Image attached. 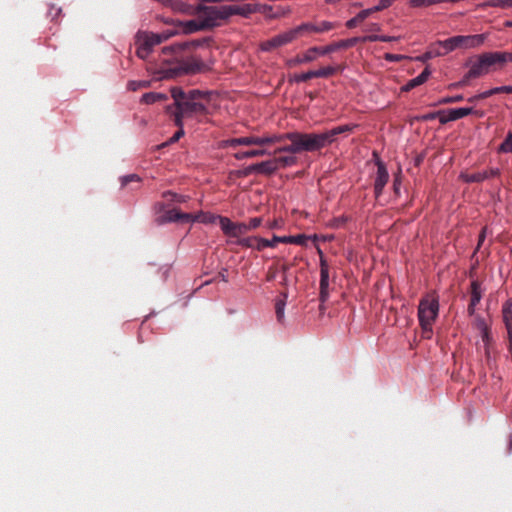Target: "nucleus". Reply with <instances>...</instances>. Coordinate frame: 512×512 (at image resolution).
Here are the masks:
<instances>
[{"label":"nucleus","instance_id":"f257e3e1","mask_svg":"<svg viewBox=\"0 0 512 512\" xmlns=\"http://www.w3.org/2000/svg\"><path fill=\"white\" fill-rule=\"evenodd\" d=\"M195 42H183L166 46L162 49L164 55H172V60L163 61L165 64L160 68L162 78H176L184 74H194L204 68L203 62L196 56L184 57L183 52L190 47H195Z\"/></svg>","mask_w":512,"mask_h":512},{"label":"nucleus","instance_id":"f03ea898","mask_svg":"<svg viewBox=\"0 0 512 512\" xmlns=\"http://www.w3.org/2000/svg\"><path fill=\"white\" fill-rule=\"evenodd\" d=\"M194 99L195 98H174V103L167 106V113L179 129L169 141L163 143L160 147L175 143L184 135L183 122L185 119L196 118L210 113L209 107L206 104L195 102Z\"/></svg>","mask_w":512,"mask_h":512},{"label":"nucleus","instance_id":"7ed1b4c3","mask_svg":"<svg viewBox=\"0 0 512 512\" xmlns=\"http://www.w3.org/2000/svg\"><path fill=\"white\" fill-rule=\"evenodd\" d=\"M507 62H512V52H484L477 56V59L472 63L463 78L456 83L450 84V87L465 86L470 79L478 78L491 71L501 69Z\"/></svg>","mask_w":512,"mask_h":512},{"label":"nucleus","instance_id":"20e7f679","mask_svg":"<svg viewBox=\"0 0 512 512\" xmlns=\"http://www.w3.org/2000/svg\"><path fill=\"white\" fill-rule=\"evenodd\" d=\"M270 138H278L275 141V144H282L286 140L290 141V144L281 146L275 151V153L289 152L291 154H297L304 151H316L310 133L289 132L284 134H270Z\"/></svg>","mask_w":512,"mask_h":512},{"label":"nucleus","instance_id":"39448f33","mask_svg":"<svg viewBox=\"0 0 512 512\" xmlns=\"http://www.w3.org/2000/svg\"><path fill=\"white\" fill-rule=\"evenodd\" d=\"M439 313V300L434 296L422 298L418 305V320L422 328L423 335L429 339L433 333V323Z\"/></svg>","mask_w":512,"mask_h":512},{"label":"nucleus","instance_id":"423d86ee","mask_svg":"<svg viewBox=\"0 0 512 512\" xmlns=\"http://www.w3.org/2000/svg\"><path fill=\"white\" fill-rule=\"evenodd\" d=\"M487 38L486 33L475 35H456L443 41H437L435 44L444 49V53L448 54L458 48L470 49L481 46Z\"/></svg>","mask_w":512,"mask_h":512},{"label":"nucleus","instance_id":"0eeeda50","mask_svg":"<svg viewBox=\"0 0 512 512\" xmlns=\"http://www.w3.org/2000/svg\"><path fill=\"white\" fill-rule=\"evenodd\" d=\"M197 13L205 29L218 26L222 20L229 18L228 5L200 6Z\"/></svg>","mask_w":512,"mask_h":512},{"label":"nucleus","instance_id":"6e6552de","mask_svg":"<svg viewBox=\"0 0 512 512\" xmlns=\"http://www.w3.org/2000/svg\"><path fill=\"white\" fill-rule=\"evenodd\" d=\"M357 127L356 124H345L334 127L330 130H327L323 133H310L311 139L313 141L315 150L318 151L330 144H332L337 136L342 134H349Z\"/></svg>","mask_w":512,"mask_h":512},{"label":"nucleus","instance_id":"1a4fd4ad","mask_svg":"<svg viewBox=\"0 0 512 512\" xmlns=\"http://www.w3.org/2000/svg\"><path fill=\"white\" fill-rule=\"evenodd\" d=\"M339 24L337 22H331L326 20H315L312 22L302 23L301 25L293 28L295 38L312 35V34H324L337 28Z\"/></svg>","mask_w":512,"mask_h":512},{"label":"nucleus","instance_id":"9d476101","mask_svg":"<svg viewBox=\"0 0 512 512\" xmlns=\"http://www.w3.org/2000/svg\"><path fill=\"white\" fill-rule=\"evenodd\" d=\"M219 224L223 233L230 237L238 240L242 235L248 232L246 223L244 222H233L227 217H220Z\"/></svg>","mask_w":512,"mask_h":512},{"label":"nucleus","instance_id":"9b49d317","mask_svg":"<svg viewBox=\"0 0 512 512\" xmlns=\"http://www.w3.org/2000/svg\"><path fill=\"white\" fill-rule=\"evenodd\" d=\"M469 114H476L478 116H482V113H479L478 111L474 110L472 106L441 109V124H446L450 121H456Z\"/></svg>","mask_w":512,"mask_h":512},{"label":"nucleus","instance_id":"f8f14e48","mask_svg":"<svg viewBox=\"0 0 512 512\" xmlns=\"http://www.w3.org/2000/svg\"><path fill=\"white\" fill-rule=\"evenodd\" d=\"M295 39V35L293 33V30L291 29L282 34H278L266 41L261 42L260 48L262 51L271 52L276 48H279L292 42Z\"/></svg>","mask_w":512,"mask_h":512},{"label":"nucleus","instance_id":"ddd939ff","mask_svg":"<svg viewBox=\"0 0 512 512\" xmlns=\"http://www.w3.org/2000/svg\"><path fill=\"white\" fill-rule=\"evenodd\" d=\"M341 70L340 66H326L316 70H310L297 76L298 81H307L312 78H328Z\"/></svg>","mask_w":512,"mask_h":512},{"label":"nucleus","instance_id":"4468645a","mask_svg":"<svg viewBox=\"0 0 512 512\" xmlns=\"http://www.w3.org/2000/svg\"><path fill=\"white\" fill-rule=\"evenodd\" d=\"M328 287H329V269H328V266L325 263V261L321 260V264H320V295H319V299L321 302V305H320L321 311L324 310L323 304L327 301V299L329 297Z\"/></svg>","mask_w":512,"mask_h":512},{"label":"nucleus","instance_id":"2eb2a0df","mask_svg":"<svg viewBox=\"0 0 512 512\" xmlns=\"http://www.w3.org/2000/svg\"><path fill=\"white\" fill-rule=\"evenodd\" d=\"M162 220L164 222H182V223H189L192 220V214L190 213H184L180 210L173 208L167 210L162 215Z\"/></svg>","mask_w":512,"mask_h":512},{"label":"nucleus","instance_id":"dca6fc26","mask_svg":"<svg viewBox=\"0 0 512 512\" xmlns=\"http://www.w3.org/2000/svg\"><path fill=\"white\" fill-rule=\"evenodd\" d=\"M278 138H270L269 135L265 136H246V137H240V143L245 146L250 145H258V146H265V145H272L275 144V141Z\"/></svg>","mask_w":512,"mask_h":512},{"label":"nucleus","instance_id":"f3484780","mask_svg":"<svg viewBox=\"0 0 512 512\" xmlns=\"http://www.w3.org/2000/svg\"><path fill=\"white\" fill-rule=\"evenodd\" d=\"M318 58V50L317 47H311L307 49L302 54L297 55L295 58L289 61L290 66H295L299 64H305L312 62Z\"/></svg>","mask_w":512,"mask_h":512},{"label":"nucleus","instance_id":"a211bd4d","mask_svg":"<svg viewBox=\"0 0 512 512\" xmlns=\"http://www.w3.org/2000/svg\"><path fill=\"white\" fill-rule=\"evenodd\" d=\"M384 7V0H379V3L377 6H375L374 8L372 9H366V10H362L360 13H358L354 18L348 20L346 22V26L347 28L351 29V28H354L356 27L361 21H363L364 19H366L369 15H371L374 11H378L380 10L381 8Z\"/></svg>","mask_w":512,"mask_h":512},{"label":"nucleus","instance_id":"6ab92c4d","mask_svg":"<svg viewBox=\"0 0 512 512\" xmlns=\"http://www.w3.org/2000/svg\"><path fill=\"white\" fill-rule=\"evenodd\" d=\"M484 344V354L486 359V364L489 369L496 368V357L493 355V338L492 335L488 336V341L485 338H481Z\"/></svg>","mask_w":512,"mask_h":512},{"label":"nucleus","instance_id":"aec40b11","mask_svg":"<svg viewBox=\"0 0 512 512\" xmlns=\"http://www.w3.org/2000/svg\"><path fill=\"white\" fill-rule=\"evenodd\" d=\"M373 155L376 158L377 166H378V176L375 181V194H376V198L379 199L382 189L384 187V165L381 162V160L376 152H374Z\"/></svg>","mask_w":512,"mask_h":512},{"label":"nucleus","instance_id":"412c9836","mask_svg":"<svg viewBox=\"0 0 512 512\" xmlns=\"http://www.w3.org/2000/svg\"><path fill=\"white\" fill-rule=\"evenodd\" d=\"M254 12H255V8L251 4L228 5L229 17L232 15L248 16Z\"/></svg>","mask_w":512,"mask_h":512},{"label":"nucleus","instance_id":"4be33fe9","mask_svg":"<svg viewBox=\"0 0 512 512\" xmlns=\"http://www.w3.org/2000/svg\"><path fill=\"white\" fill-rule=\"evenodd\" d=\"M502 318L507 333L512 331V298H509L502 306Z\"/></svg>","mask_w":512,"mask_h":512},{"label":"nucleus","instance_id":"5701e85b","mask_svg":"<svg viewBox=\"0 0 512 512\" xmlns=\"http://www.w3.org/2000/svg\"><path fill=\"white\" fill-rule=\"evenodd\" d=\"M172 35H174V32H162L159 34H145L143 37L145 40L150 44V46L153 48L156 45H159L163 41H166L169 39Z\"/></svg>","mask_w":512,"mask_h":512},{"label":"nucleus","instance_id":"b1692460","mask_svg":"<svg viewBox=\"0 0 512 512\" xmlns=\"http://www.w3.org/2000/svg\"><path fill=\"white\" fill-rule=\"evenodd\" d=\"M459 178L465 183H480L487 180V175L484 171L475 173H464L459 175Z\"/></svg>","mask_w":512,"mask_h":512},{"label":"nucleus","instance_id":"393cba45","mask_svg":"<svg viewBox=\"0 0 512 512\" xmlns=\"http://www.w3.org/2000/svg\"><path fill=\"white\" fill-rule=\"evenodd\" d=\"M255 165L257 173L260 174L271 175L277 171L274 158L260 163H256Z\"/></svg>","mask_w":512,"mask_h":512},{"label":"nucleus","instance_id":"a878e982","mask_svg":"<svg viewBox=\"0 0 512 512\" xmlns=\"http://www.w3.org/2000/svg\"><path fill=\"white\" fill-rule=\"evenodd\" d=\"M368 32L363 41H384V35H378L376 32L381 31V25L379 23H369L368 24Z\"/></svg>","mask_w":512,"mask_h":512},{"label":"nucleus","instance_id":"bb28decb","mask_svg":"<svg viewBox=\"0 0 512 512\" xmlns=\"http://www.w3.org/2000/svg\"><path fill=\"white\" fill-rule=\"evenodd\" d=\"M284 236L273 235L271 240L261 238L258 240V245H256V249L258 251L263 250L266 247L274 248L278 243H283Z\"/></svg>","mask_w":512,"mask_h":512},{"label":"nucleus","instance_id":"cd10ccee","mask_svg":"<svg viewBox=\"0 0 512 512\" xmlns=\"http://www.w3.org/2000/svg\"><path fill=\"white\" fill-rule=\"evenodd\" d=\"M152 50V47L150 44L145 40L143 36L138 38V47L136 50V54L141 59H146L150 52Z\"/></svg>","mask_w":512,"mask_h":512},{"label":"nucleus","instance_id":"c85d7f7f","mask_svg":"<svg viewBox=\"0 0 512 512\" xmlns=\"http://www.w3.org/2000/svg\"><path fill=\"white\" fill-rule=\"evenodd\" d=\"M512 94V86L511 85H503L499 87H494L482 92H477L474 96H493L494 94Z\"/></svg>","mask_w":512,"mask_h":512},{"label":"nucleus","instance_id":"c756f323","mask_svg":"<svg viewBox=\"0 0 512 512\" xmlns=\"http://www.w3.org/2000/svg\"><path fill=\"white\" fill-rule=\"evenodd\" d=\"M171 96H213L212 92H202L200 90L192 89L185 93L181 88L174 87L171 90Z\"/></svg>","mask_w":512,"mask_h":512},{"label":"nucleus","instance_id":"7c9ffc66","mask_svg":"<svg viewBox=\"0 0 512 512\" xmlns=\"http://www.w3.org/2000/svg\"><path fill=\"white\" fill-rule=\"evenodd\" d=\"M221 216L214 215L211 213L200 212L198 214H192V220L190 222H200V223H214L216 220H219Z\"/></svg>","mask_w":512,"mask_h":512},{"label":"nucleus","instance_id":"2f4dec72","mask_svg":"<svg viewBox=\"0 0 512 512\" xmlns=\"http://www.w3.org/2000/svg\"><path fill=\"white\" fill-rule=\"evenodd\" d=\"M443 55H446L444 53V51H440L438 49H435L433 46H431L427 51H425L423 54L419 55V56H416L415 58H413L414 60L416 61H420V62H427L428 60L434 58V57H438V56H443Z\"/></svg>","mask_w":512,"mask_h":512},{"label":"nucleus","instance_id":"473e14b6","mask_svg":"<svg viewBox=\"0 0 512 512\" xmlns=\"http://www.w3.org/2000/svg\"><path fill=\"white\" fill-rule=\"evenodd\" d=\"M471 291H470V294H471V297H470V302H472V304H478L481 299H482V289H481V284L479 281L477 280H473L471 282Z\"/></svg>","mask_w":512,"mask_h":512},{"label":"nucleus","instance_id":"72a5a7b5","mask_svg":"<svg viewBox=\"0 0 512 512\" xmlns=\"http://www.w3.org/2000/svg\"><path fill=\"white\" fill-rule=\"evenodd\" d=\"M274 161L277 167V170L280 168H285L289 166H293L297 163V158L293 155L290 156H279L274 157Z\"/></svg>","mask_w":512,"mask_h":512},{"label":"nucleus","instance_id":"f704fd0d","mask_svg":"<svg viewBox=\"0 0 512 512\" xmlns=\"http://www.w3.org/2000/svg\"><path fill=\"white\" fill-rule=\"evenodd\" d=\"M267 154L265 149H252L248 151L238 152L234 156L237 160H243L246 158H254Z\"/></svg>","mask_w":512,"mask_h":512},{"label":"nucleus","instance_id":"c9c22d12","mask_svg":"<svg viewBox=\"0 0 512 512\" xmlns=\"http://www.w3.org/2000/svg\"><path fill=\"white\" fill-rule=\"evenodd\" d=\"M281 295H282V298L278 299L275 303V313H276L277 320L279 322H282L284 319V309H285V305H286L287 293L284 292Z\"/></svg>","mask_w":512,"mask_h":512},{"label":"nucleus","instance_id":"e433bc0d","mask_svg":"<svg viewBox=\"0 0 512 512\" xmlns=\"http://www.w3.org/2000/svg\"><path fill=\"white\" fill-rule=\"evenodd\" d=\"M498 153H512V131H508L502 143L497 148Z\"/></svg>","mask_w":512,"mask_h":512},{"label":"nucleus","instance_id":"4c0bfd02","mask_svg":"<svg viewBox=\"0 0 512 512\" xmlns=\"http://www.w3.org/2000/svg\"><path fill=\"white\" fill-rule=\"evenodd\" d=\"M260 239V237H246V238H239L238 240H236L234 243L237 244V245H240L242 247H246V248H255L256 249V245H258V240Z\"/></svg>","mask_w":512,"mask_h":512},{"label":"nucleus","instance_id":"58836bf2","mask_svg":"<svg viewBox=\"0 0 512 512\" xmlns=\"http://www.w3.org/2000/svg\"><path fill=\"white\" fill-rule=\"evenodd\" d=\"M318 50V57L324 56L333 52H336L338 50H341L339 41L330 43L324 47H317Z\"/></svg>","mask_w":512,"mask_h":512},{"label":"nucleus","instance_id":"ea45409f","mask_svg":"<svg viewBox=\"0 0 512 512\" xmlns=\"http://www.w3.org/2000/svg\"><path fill=\"white\" fill-rule=\"evenodd\" d=\"M487 7H498L506 9V2L505 0H486L476 5L477 9H485Z\"/></svg>","mask_w":512,"mask_h":512},{"label":"nucleus","instance_id":"a19ab883","mask_svg":"<svg viewBox=\"0 0 512 512\" xmlns=\"http://www.w3.org/2000/svg\"><path fill=\"white\" fill-rule=\"evenodd\" d=\"M205 28L202 27V21L200 19L196 20H190L185 23L184 31L186 33H193L199 30H204Z\"/></svg>","mask_w":512,"mask_h":512},{"label":"nucleus","instance_id":"79ce46f5","mask_svg":"<svg viewBox=\"0 0 512 512\" xmlns=\"http://www.w3.org/2000/svg\"><path fill=\"white\" fill-rule=\"evenodd\" d=\"M307 242V237L305 235H295V236H284L283 243H290L296 245H305Z\"/></svg>","mask_w":512,"mask_h":512},{"label":"nucleus","instance_id":"37998d69","mask_svg":"<svg viewBox=\"0 0 512 512\" xmlns=\"http://www.w3.org/2000/svg\"><path fill=\"white\" fill-rule=\"evenodd\" d=\"M439 4V0H408V5L412 8L428 7Z\"/></svg>","mask_w":512,"mask_h":512},{"label":"nucleus","instance_id":"c03bdc74","mask_svg":"<svg viewBox=\"0 0 512 512\" xmlns=\"http://www.w3.org/2000/svg\"><path fill=\"white\" fill-rule=\"evenodd\" d=\"M477 328L480 330L481 338H485L488 341V336H491V332L484 319L479 318L477 320Z\"/></svg>","mask_w":512,"mask_h":512},{"label":"nucleus","instance_id":"a18cd8bd","mask_svg":"<svg viewBox=\"0 0 512 512\" xmlns=\"http://www.w3.org/2000/svg\"><path fill=\"white\" fill-rule=\"evenodd\" d=\"M430 75H431L430 67L426 66L423 69V71L418 76H416L414 78L415 83L417 84V86L422 85L423 83H425Z\"/></svg>","mask_w":512,"mask_h":512},{"label":"nucleus","instance_id":"49530a36","mask_svg":"<svg viewBox=\"0 0 512 512\" xmlns=\"http://www.w3.org/2000/svg\"><path fill=\"white\" fill-rule=\"evenodd\" d=\"M430 75H431L430 67L426 66L423 69V71L418 76H416L414 78L415 83L417 84V86L422 85L423 83H425Z\"/></svg>","mask_w":512,"mask_h":512},{"label":"nucleus","instance_id":"de8ad7c7","mask_svg":"<svg viewBox=\"0 0 512 512\" xmlns=\"http://www.w3.org/2000/svg\"><path fill=\"white\" fill-rule=\"evenodd\" d=\"M386 89L393 94L399 93L393 76H386Z\"/></svg>","mask_w":512,"mask_h":512},{"label":"nucleus","instance_id":"09e8293b","mask_svg":"<svg viewBox=\"0 0 512 512\" xmlns=\"http://www.w3.org/2000/svg\"><path fill=\"white\" fill-rule=\"evenodd\" d=\"M358 41H359V38H357V37L349 38V39H344V40H340V41H339L340 48H341V49H348V48H351V47H353L354 45H356Z\"/></svg>","mask_w":512,"mask_h":512},{"label":"nucleus","instance_id":"8fccbe9b","mask_svg":"<svg viewBox=\"0 0 512 512\" xmlns=\"http://www.w3.org/2000/svg\"><path fill=\"white\" fill-rule=\"evenodd\" d=\"M149 82L148 81H132L129 83V88L133 92L139 91L141 88L148 87Z\"/></svg>","mask_w":512,"mask_h":512},{"label":"nucleus","instance_id":"3c124183","mask_svg":"<svg viewBox=\"0 0 512 512\" xmlns=\"http://www.w3.org/2000/svg\"><path fill=\"white\" fill-rule=\"evenodd\" d=\"M262 224V218L261 217H254L249 220L248 223H246L248 232L257 229Z\"/></svg>","mask_w":512,"mask_h":512},{"label":"nucleus","instance_id":"603ef678","mask_svg":"<svg viewBox=\"0 0 512 512\" xmlns=\"http://www.w3.org/2000/svg\"><path fill=\"white\" fill-rule=\"evenodd\" d=\"M254 172H257L256 165L252 164V165H249V166L245 167L244 169L238 171L237 174L239 177H248Z\"/></svg>","mask_w":512,"mask_h":512},{"label":"nucleus","instance_id":"864d4df0","mask_svg":"<svg viewBox=\"0 0 512 512\" xmlns=\"http://www.w3.org/2000/svg\"><path fill=\"white\" fill-rule=\"evenodd\" d=\"M441 110H438V111H435V112H430V113H427V114H424L422 116L419 117V119L423 120V121H428V120H433V119H436L438 118L439 122L441 123Z\"/></svg>","mask_w":512,"mask_h":512},{"label":"nucleus","instance_id":"5fc2aeb1","mask_svg":"<svg viewBox=\"0 0 512 512\" xmlns=\"http://www.w3.org/2000/svg\"><path fill=\"white\" fill-rule=\"evenodd\" d=\"M402 59L413 60V58L409 57V56H405V55H401V54L387 53L386 52V61L394 62V61H400Z\"/></svg>","mask_w":512,"mask_h":512},{"label":"nucleus","instance_id":"6e6d98bb","mask_svg":"<svg viewBox=\"0 0 512 512\" xmlns=\"http://www.w3.org/2000/svg\"><path fill=\"white\" fill-rule=\"evenodd\" d=\"M415 87H417V84L415 83L414 78L410 79L407 83H405L404 85H401L399 87V94L409 92Z\"/></svg>","mask_w":512,"mask_h":512},{"label":"nucleus","instance_id":"4d7b16f0","mask_svg":"<svg viewBox=\"0 0 512 512\" xmlns=\"http://www.w3.org/2000/svg\"><path fill=\"white\" fill-rule=\"evenodd\" d=\"M487 232H488V227L487 226H484L481 231H480V234H479V237H478V243H477V247L475 249V252H477L480 247L482 246V244L484 243L485 239H486V236H487Z\"/></svg>","mask_w":512,"mask_h":512},{"label":"nucleus","instance_id":"13d9d810","mask_svg":"<svg viewBox=\"0 0 512 512\" xmlns=\"http://www.w3.org/2000/svg\"><path fill=\"white\" fill-rule=\"evenodd\" d=\"M164 197L167 198V200H169V201H176V202L183 201V197L181 195H178V194L170 192V191L164 193Z\"/></svg>","mask_w":512,"mask_h":512},{"label":"nucleus","instance_id":"bf43d9fd","mask_svg":"<svg viewBox=\"0 0 512 512\" xmlns=\"http://www.w3.org/2000/svg\"><path fill=\"white\" fill-rule=\"evenodd\" d=\"M487 175V179L494 178L500 175V169L497 167L489 168L488 170H484Z\"/></svg>","mask_w":512,"mask_h":512},{"label":"nucleus","instance_id":"052dcab7","mask_svg":"<svg viewBox=\"0 0 512 512\" xmlns=\"http://www.w3.org/2000/svg\"><path fill=\"white\" fill-rule=\"evenodd\" d=\"M132 181L139 182V181H140V178H139L136 174H130V175L124 176V177L122 178V185H123V186H125V185H127L129 182H132Z\"/></svg>","mask_w":512,"mask_h":512},{"label":"nucleus","instance_id":"680f3d73","mask_svg":"<svg viewBox=\"0 0 512 512\" xmlns=\"http://www.w3.org/2000/svg\"><path fill=\"white\" fill-rule=\"evenodd\" d=\"M239 145H242V143H240V137L232 138V139L225 141V146H227V147H236Z\"/></svg>","mask_w":512,"mask_h":512},{"label":"nucleus","instance_id":"e2e57ef3","mask_svg":"<svg viewBox=\"0 0 512 512\" xmlns=\"http://www.w3.org/2000/svg\"><path fill=\"white\" fill-rule=\"evenodd\" d=\"M425 159V153H420V154H417L414 158V165L415 166H420L422 164V162L424 161Z\"/></svg>","mask_w":512,"mask_h":512},{"label":"nucleus","instance_id":"0e129e2a","mask_svg":"<svg viewBox=\"0 0 512 512\" xmlns=\"http://www.w3.org/2000/svg\"><path fill=\"white\" fill-rule=\"evenodd\" d=\"M291 268V265L289 264H283L281 266V271L283 272L284 274V277H283V283L286 284L287 282V276H286V273L289 271V269Z\"/></svg>","mask_w":512,"mask_h":512},{"label":"nucleus","instance_id":"69168bd1","mask_svg":"<svg viewBox=\"0 0 512 512\" xmlns=\"http://www.w3.org/2000/svg\"><path fill=\"white\" fill-rule=\"evenodd\" d=\"M276 277V271L273 270L272 268L269 269L268 273H267V281H273Z\"/></svg>","mask_w":512,"mask_h":512},{"label":"nucleus","instance_id":"338daca9","mask_svg":"<svg viewBox=\"0 0 512 512\" xmlns=\"http://www.w3.org/2000/svg\"><path fill=\"white\" fill-rule=\"evenodd\" d=\"M267 227H268L269 229H277V228H279V227H280V223H279V221H278V220H274V221H272V222H269V223H268V225H267Z\"/></svg>","mask_w":512,"mask_h":512},{"label":"nucleus","instance_id":"774afa93","mask_svg":"<svg viewBox=\"0 0 512 512\" xmlns=\"http://www.w3.org/2000/svg\"><path fill=\"white\" fill-rule=\"evenodd\" d=\"M477 304H472V302L469 303L467 311L470 316H472L475 313V307Z\"/></svg>","mask_w":512,"mask_h":512}]
</instances>
